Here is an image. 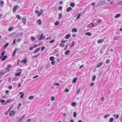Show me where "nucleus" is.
I'll return each instance as SVG.
<instances>
[{
	"instance_id": "obj_1",
	"label": "nucleus",
	"mask_w": 122,
	"mask_h": 122,
	"mask_svg": "<svg viewBox=\"0 0 122 122\" xmlns=\"http://www.w3.org/2000/svg\"><path fill=\"white\" fill-rule=\"evenodd\" d=\"M106 2L105 0L100 1L98 2L97 6H99L102 5L104 4Z\"/></svg>"
},
{
	"instance_id": "obj_2",
	"label": "nucleus",
	"mask_w": 122,
	"mask_h": 122,
	"mask_svg": "<svg viewBox=\"0 0 122 122\" xmlns=\"http://www.w3.org/2000/svg\"><path fill=\"white\" fill-rule=\"evenodd\" d=\"M12 66V65H9L8 64L7 65V68L6 69H4V70H6L8 71H9L10 70L9 69Z\"/></svg>"
},
{
	"instance_id": "obj_3",
	"label": "nucleus",
	"mask_w": 122,
	"mask_h": 122,
	"mask_svg": "<svg viewBox=\"0 0 122 122\" xmlns=\"http://www.w3.org/2000/svg\"><path fill=\"white\" fill-rule=\"evenodd\" d=\"M45 37L43 36V34H42L40 36V37L39 38V40H41L42 39H45Z\"/></svg>"
},
{
	"instance_id": "obj_4",
	"label": "nucleus",
	"mask_w": 122,
	"mask_h": 122,
	"mask_svg": "<svg viewBox=\"0 0 122 122\" xmlns=\"http://www.w3.org/2000/svg\"><path fill=\"white\" fill-rule=\"evenodd\" d=\"M20 49L18 48L17 49V48H15V50L14 51V52L12 56H15V53L16 51L18 50H20Z\"/></svg>"
},
{
	"instance_id": "obj_5",
	"label": "nucleus",
	"mask_w": 122,
	"mask_h": 122,
	"mask_svg": "<svg viewBox=\"0 0 122 122\" xmlns=\"http://www.w3.org/2000/svg\"><path fill=\"white\" fill-rule=\"evenodd\" d=\"M120 38V36H115L113 38L114 40H117Z\"/></svg>"
},
{
	"instance_id": "obj_6",
	"label": "nucleus",
	"mask_w": 122,
	"mask_h": 122,
	"mask_svg": "<svg viewBox=\"0 0 122 122\" xmlns=\"http://www.w3.org/2000/svg\"><path fill=\"white\" fill-rule=\"evenodd\" d=\"M95 26L94 25L93 23H92L89 24L87 26V27H90V28H92Z\"/></svg>"
},
{
	"instance_id": "obj_7",
	"label": "nucleus",
	"mask_w": 122,
	"mask_h": 122,
	"mask_svg": "<svg viewBox=\"0 0 122 122\" xmlns=\"http://www.w3.org/2000/svg\"><path fill=\"white\" fill-rule=\"evenodd\" d=\"M43 10H42L41 9L40 12H39L38 15H37L38 17L40 15H42V14L43 12Z\"/></svg>"
},
{
	"instance_id": "obj_8",
	"label": "nucleus",
	"mask_w": 122,
	"mask_h": 122,
	"mask_svg": "<svg viewBox=\"0 0 122 122\" xmlns=\"http://www.w3.org/2000/svg\"><path fill=\"white\" fill-rule=\"evenodd\" d=\"M26 116L25 115H24L22 116L21 117H20L19 120V122H21L22 120L24 119V118Z\"/></svg>"
},
{
	"instance_id": "obj_9",
	"label": "nucleus",
	"mask_w": 122,
	"mask_h": 122,
	"mask_svg": "<svg viewBox=\"0 0 122 122\" xmlns=\"http://www.w3.org/2000/svg\"><path fill=\"white\" fill-rule=\"evenodd\" d=\"M18 7H19L17 5L15 6L13 8V11L14 12H15Z\"/></svg>"
},
{
	"instance_id": "obj_10",
	"label": "nucleus",
	"mask_w": 122,
	"mask_h": 122,
	"mask_svg": "<svg viewBox=\"0 0 122 122\" xmlns=\"http://www.w3.org/2000/svg\"><path fill=\"white\" fill-rule=\"evenodd\" d=\"M15 112L13 111H11L9 114V115L10 116H12L14 115Z\"/></svg>"
},
{
	"instance_id": "obj_11",
	"label": "nucleus",
	"mask_w": 122,
	"mask_h": 122,
	"mask_svg": "<svg viewBox=\"0 0 122 122\" xmlns=\"http://www.w3.org/2000/svg\"><path fill=\"white\" fill-rule=\"evenodd\" d=\"M104 41V40L103 39L99 40L97 41L98 43H101L103 42Z\"/></svg>"
},
{
	"instance_id": "obj_12",
	"label": "nucleus",
	"mask_w": 122,
	"mask_h": 122,
	"mask_svg": "<svg viewBox=\"0 0 122 122\" xmlns=\"http://www.w3.org/2000/svg\"><path fill=\"white\" fill-rule=\"evenodd\" d=\"M12 99H8V100L7 101H6V102L3 104V105H5V104L8 103H10L11 102H12Z\"/></svg>"
},
{
	"instance_id": "obj_13",
	"label": "nucleus",
	"mask_w": 122,
	"mask_h": 122,
	"mask_svg": "<svg viewBox=\"0 0 122 122\" xmlns=\"http://www.w3.org/2000/svg\"><path fill=\"white\" fill-rule=\"evenodd\" d=\"M27 60L26 59H25L23 60L22 61L21 60L20 62V63L23 62L25 64L27 62Z\"/></svg>"
},
{
	"instance_id": "obj_14",
	"label": "nucleus",
	"mask_w": 122,
	"mask_h": 122,
	"mask_svg": "<svg viewBox=\"0 0 122 122\" xmlns=\"http://www.w3.org/2000/svg\"><path fill=\"white\" fill-rule=\"evenodd\" d=\"M22 22L24 24H25L26 23V19L25 18L23 17L22 19Z\"/></svg>"
},
{
	"instance_id": "obj_15",
	"label": "nucleus",
	"mask_w": 122,
	"mask_h": 122,
	"mask_svg": "<svg viewBox=\"0 0 122 122\" xmlns=\"http://www.w3.org/2000/svg\"><path fill=\"white\" fill-rule=\"evenodd\" d=\"M41 49V48H38L37 49H36V50H35V51H34V53L35 54H36V52L39 51L40 49Z\"/></svg>"
},
{
	"instance_id": "obj_16",
	"label": "nucleus",
	"mask_w": 122,
	"mask_h": 122,
	"mask_svg": "<svg viewBox=\"0 0 122 122\" xmlns=\"http://www.w3.org/2000/svg\"><path fill=\"white\" fill-rule=\"evenodd\" d=\"M21 74V72H19L18 73H16L15 74V75L16 76H20V75Z\"/></svg>"
},
{
	"instance_id": "obj_17",
	"label": "nucleus",
	"mask_w": 122,
	"mask_h": 122,
	"mask_svg": "<svg viewBox=\"0 0 122 122\" xmlns=\"http://www.w3.org/2000/svg\"><path fill=\"white\" fill-rule=\"evenodd\" d=\"M9 43H6L4 46V49H5L8 46Z\"/></svg>"
},
{
	"instance_id": "obj_18",
	"label": "nucleus",
	"mask_w": 122,
	"mask_h": 122,
	"mask_svg": "<svg viewBox=\"0 0 122 122\" xmlns=\"http://www.w3.org/2000/svg\"><path fill=\"white\" fill-rule=\"evenodd\" d=\"M38 23V24L39 25H41L42 23V21L41 20H38L36 21Z\"/></svg>"
},
{
	"instance_id": "obj_19",
	"label": "nucleus",
	"mask_w": 122,
	"mask_h": 122,
	"mask_svg": "<svg viewBox=\"0 0 122 122\" xmlns=\"http://www.w3.org/2000/svg\"><path fill=\"white\" fill-rule=\"evenodd\" d=\"M70 51L69 50H68L66 51L65 52V54L66 55H69L70 53Z\"/></svg>"
},
{
	"instance_id": "obj_20",
	"label": "nucleus",
	"mask_w": 122,
	"mask_h": 122,
	"mask_svg": "<svg viewBox=\"0 0 122 122\" xmlns=\"http://www.w3.org/2000/svg\"><path fill=\"white\" fill-rule=\"evenodd\" d=\"M5 74V72L4 71H1L0 72V77L4 75Z\"/></svg>"
},
{
	"instance_id": "obj_21",
	"label": "nucleus",
	"mask_w": 122,
	"mask_h": 122,
	"mask_svg": "<svg viewBox=\"0 0 122 122\" xmlns=\"http://www.w3.org/2000/svg\"><path fill=\"white\" fill-rule=\"evenodd\" d=\"M77 77L75 78L73 80V83H75L77 81Z\"/></svg>"
},
{
	"instance_id": "obj_22",
	"label": "nucleus",
	"mask_w": 122,
	"mask_h": 122,
	"mask_svg": "<svg viewBox=\"0 0 122 122\" xmlns=\"http://www.w3.org/2000/svg\"><path fill=\"white\" fill-rule=\"evenodd\" d=\"M103 62H100V63H99L98 64V66H96V67H98L101 66Z\"/></svg>"
},
{
	"instance_id": "obj_23",
	"label": "nucleus",
	"mask_w": 122,
	"mask_h": 122,
	"mask_svg": "<svg viewBox=\"0 0 122 122\" xmlns=\"http://www.w3.org/2000/svg\"><path fill=\"white\" fill-rule=\"evenodd\" d=\"M7 57V56H4L2 58V61H4L5 60Z\"/></svg>"
},
{
	"instance_id": "obj_24",
	"label": "nucleus",
	"mask_w": 122,
	"mask_h": 122,
	"mask_svg": "<svg viewBox=\"0 0 122 122\" xmlns=\"http://www.w3.org/2000/svg\"><path fill=\"white\" fill-rule=\"evenodd\" d=\"M77 31V30L76 28H73L72 30V32H76Z\"/></svg>"
},
{
	"instance_id": "obj_25",
	"label": "nucleus",
	"mask_w": 122,
	"mask_h": 122,
	"mask_svg": "<svg viewBox=\"0 0 122 122\" xmlns=\"http://www.w3.org/2000/svg\"><path fill=\"white\" fill-rule=\"evenodd\" d=\"M72 8L70 7H68L66 10V11L67 12H69L72 9Z\"/></svg>"
},
{
	"instance_id": "obj_26",
	"label": "nucleus",
	"mask_w": 122,
	"mask_h": 122,
	"mask_svg": "<svg viewBox=\"0 0 122 122\" xmlns=\"http://www.w3.org/2000/svg\"><path fill=\"white\" fill-rule=\"evenodd\" d=\"M121 15V14H117L115 16V18H117L120 17Z\"/></svg>"
},
{
	"instance_id": "obj_27",
	"label": "nucleus",
	"mask_w": 122,
	"mask_h": 122,
	"mask_svg": "<svg viewBox=\"0 0 122 122\" xmlns=\"http://www.w3.org/2000/svg\"><path fill=\"white\" fill-rule=\"evenodd\" d=\"M75 5V4L74 3L71 2L70 4V5L72 7H74Z\"/></svg>"
},
{
	"instance_id": "obj_28",
	"label": "nucleus",
	"mask_w": 122,
	"mask_h": 122,
	"mask_svg": "<svg viewBox=\"0 0 122 122\" xmlns=\"http://www.w3.org/2000/svg\"><path fill=\"white\" fill-rule=\"evenodd\" d=\"M85 34L86 35H87L89 36H91L92 35L91 33L89 32H88L86 33H85Z\"/></svg>"
},
{
	"instance_id": "obj_29",
	"label": "nucleus",
	"mask_w": 122,
	"mask_h": 122,
	"mask_svg": "<svg viewBox=\"0 0 122 122\" xmlns=\"http://www.w3.org/2000/svg\"><path fill=\"white\" fill-rule=\"evenodd\" d=\"M4 4V2L3 1H1L0 2V5L3 7Z\"/></svg>"
},
{
	"instance_id": "obj_30",
	"label": "nucleus",
	"mask_w": 122,
	"mask_h": 122,
	"mask_svg": "<svg viewBox=\"0 0 122 122\" xmlns=\"http://www.w3.org/2000/svg\"><path fill=\"white\" fill-rule=\"evenodd\" d=\"M70 37V35L69 34L65 36V37L67 39H68Z\"/></svg>"
},
{
	"instance_id": "obj_31",
	"label": "nucleus",
	"mask_w": 122,
	"mask_h": 122,
	"mask_svg": "<svg viewBox=\"0 0 122 122\" xmlns=\"http://www.w3.org/2000/svg\"><path fill=\"white\" fill-rule=\"evenodd\" d=\"M71 104L72 106L74 107L76 105V103L75 102H73Z\"/></svg>"
},
{
	"instance_id": "obj_32",
	"label": "nucleus",
	"mask_w": 122,
	"mask_h": 122,
	"mask_svg": "<svg viewBox=\"0 0 122 122\" xmlns=\"http://www.w3.org/2000/svg\"><path fill=\"white\" fill-rule=\"evenodd\" d=\"M60 23V22L59 21H57L55 23V25L56 26L58 25Z\"/></svg>"
},
{
	"instance_id": "obj_33",
	"label": "nucleus",
	"mask_w": 122,
	"mask_h": 122,
	"mask_svg": "<svg viewBox=\"0 0 122 122\" xmlns=\"http://www.w3.org/2000/svg\"><path fill=\"white\" fill-rule=\"evenodd\" d=\"M54 59V57L53 56H51L50 58V60L51 61H53Z\"/></svg>"
},
{
	"instance_id": "obj_34",
	"label": "nucleus",
	"mask_w": 122,
	"mask_h": 122,
	"mask_svg": "<svg viewBox=\"0 0 122 122\" xmlns=\"http://www.w3.org/2000/svg\"><path fill=\"white\" fill-rule=\"evenodd\" d=\"M34 98V97L33 96H30L29 97V99L30 100H32Z\"/></svg>"
},
{
	"instance_id": "obj_35",
	"label": "nucleus",
	"mask_w": 122,
	"mask_h": 122,
	"mask_svg": "<svg viewBox=\"0 0 122 122\" xmlns=\"http://www.w3.org/2000/svg\"><path fill=\"white\" fill-rule=\"evenodd\" d=\"M13 80L14 81H16L18 80V78L17 77H15L13 78Z\"/></svg>"
},
{
	"instance_id": "obj_36",
	"label": "nucleus",
	"mask_w": 122,
	"mask_h": 122,
	"mask_svg": "<svg viewBox=\"0 0 122 122\" xmlns=\"http://www.w3.org/2000/svg\"><path fill=\"white\" fill-rule=\"evenodd\" d=\"M14 27L13 26H11L8 29V30L9 31H11L13 29Z\"/></svg>"
},
{
	"instance_id": "obj_37",
	"label": "nucleus",
	"mask_w": 122,
	"mask_h": 122,
	"mask_svg": "<svg viewBox=\"0 0 122 122\" xmlns=\"http://www.w3.org/2000/svg\"><path fill=\"white\" fill-rule=\"evenodd\" d=\"M60 46H61L62 47H64L65 46V44L63 43H61L59 45Z\"/></svg>"
},
{
	"instance_id": "obj_38",
	"label": "nucleus",
	"mask_w": 122,
	"mask_h": 122,
	"mask_svg": "<svg viewBox=\"0 0 122 122\" xmlns=\"http://www.w3.org/2000/svg\"><path fill=\"white\" fill-rule=\"evenodd\" d=\"M113 120V117H111L110 118L109 121V122H112Z\"/></svg>"
},
{
	"instance_id": "obj_39",
	"label": "nucleus",
	"mask_w": 122,
	"mask_h": 122,
	"mask_svg": "<svg viewBox=\"0 0 122 122\" xmlns=\"http://www.w3.org/2000/svg\"><path fill=\"white\" fill-rule=\"evenodd\" d=\"M96 76L95 75L94 76H93V77H92V81H94L95 80V79L96 78Z\"/></svg>"
},
{
	"instance_id": "obj_40",
	"label": "nucleus",
	"mask_w": 122,
	"mask_h": 122,
	"mask_svg": "<svg viewBox=\"0 0 122 122\" xmlns=\"http://www.w3.org/2000/svg\"><path fill=\"white\" fill-rule=\"evenodd\" d=\"M16 17L18 19L20 20L21 19V17L19 15H18L16 16Z\"/></svg>"
},
{
	"instance_id": "obj_41",
	"label": "nucleus",
	"mask_w": 122,
	"mask_h": 122,
	"mask_svg": "<svg viewBox=\"0 0 122 122\" xmlns=\"http://www.w3.org/2000/svg\"><path fill=\"white\" fill-rule=\"evenodd\" d=\"M62 14H60L59 15V17L58 18V19H60L62 17Z\"/></svg>"
},
{
	"instance_id": "obj_42",
	"label": "nucleus",
	"mask_w": 122,
	"mask_h": 122,
	"mask_svg": "<svg viewBox=\"0 0 122 122\" xmlns=\"http://www.w3.org/2000/svg\"><path fill=\"white\" fill-rule=\"evenodd\" d=\"M0 102L1 103H3L5 102V101L4 100L2 99L0 100Z\"/></svg>"
},
{
	"instance_id": "obj_43",
	"label": "nucleus",
	"mask_w": 122,
	"mask_h": 122,
	"mask_svg": "<svg viewBox=\"0 0 122 122\" xmlns=\"http://www.w3.org/2000/svg\"><path fill=\"white\" fill-rule=\"evenodd\" d=\"M77 115V113L76 112H75L73 113V117H76Z\"/></svg>"
},
{
	"instance_id": "obj_44",
	"label": "nucleus",
	"mask_w": 122,
	"mask_h": 122,
	"mask_svg": "<svg viewBox=\"0 0 122 122\" xmlns=\"http://www.w3.org/2000/svg\"><path fill=\"white\" fill-rule=\"evenodd\" d=\"M40 53H39L38 54H36V56H33L32 57V58H33L34 57H35V58H36L38 56H39V55H40Z\"/></svg>"
},
{
	"instance_id": "obj_45",
	"label": "nucleus",
	"mask_w": 122,
	"mask_h": 122,
	"mask_svg": "<svg viewBox=\"0 0 122 122\" xmlns=\"http://www.w3.org/2000/svg\"><path fill=\"white\" fill-rule=\"evenodd\" d=\"M102 20H101V19H99L98 20L96 21V22L97 23H100L102 21Z\"/></svg>"
},
{
	"instance_id": "obj_46",
	"label": "nucleus",
	"mask_w": 122,
	"mask_h": 122,
	"mask_svg": "<svg viewBox=\"0 0 122 122\" xmlns=\"http://www.w3.org/2000/svg\"><path fill=\"white\" fill-rule=\"evenodd\" d=\"M110 116V114H107L104 117V118H105V119H106L107 118V117H109Z\"/></svg>"
},
{
	"instance_id": "obj_47",
	"label": "nucleus",
	"mask_w": 122,
	"mask_h": 122,
	"mask_svg": "<svg viewBox=\"0 0 122 122\" xmlns=\"http://www.w3.org/2000/svg\"><path fill=\"white\" fill-rule=\"evenodd\" d=\"M117 4L120 5H122V1H120L117 2Z\"/></svg>"
},
{
	"instance_id": "obj_48",
	"label": "nucleus",
	"mask_w": 122,
	"mask_h": 122,
	"mask_svg": "<svg viewBox=\"0 0 122 122\" xmlns=\"http://www.w3.org/2000/svg\"><path fill=\"white\" fill-rule=\"evenodd\" d=\"M81 14H79V15L76 18V19L77 20L81 16Z\"/></svg>"
},
{
	"instance_id": "obj_49",
	"label": "nucleus",
	"mask_w": 122,
	"mask_h": 122,
	"mask_svg": "<svg viewBox=\"0 0 122 122\" xmlns=\"http://www.w3.org/2000/svg\"><path fill=\"white\" fill-rule=\"evenodd\" d=\"M52 38L51 37V36H49L48 37L46 38V40H47L48 39L50 40Z\"/></svg>"
},
{
	"instance_id": "obj_50",
	"label": "nucleus",
	"mask_w": 122,
	"mask_h": 122,
	"mask_svg": "<svg viewBox=\"0 0 122 122\" xmlns=\"http://www.w3.org/2000/svg\"><path fill=\"white\" fill-rule=\"evenodd\" d=\"M51 100L52 101H53L55 99V97H52L51 99Z\"/></svg>"
},
{
	"instance_id": "obj_51",
	"label": "nucleus",
	"mask_w": 122,
	"mask_h": 122,
	"mask_svg": "<svg viewBox=\"0 0 122 122\" xmlns=\"http://www.w3.org/2000/svg\"><path fill=\"white\" fill-rule=\"evenodd\" d=\"M62 7L61 6H60L58 8V9L59 10H62Z\"/></svg>"
},
{
	"instance_id": "obj_52",
	"label": "nucleus",
	"mask_w": 122,
	"mask_h": 122,
	"mask_svg": "<svg viewBox=\"0 0 122 122\" xmlns=\"http://www.w3.org/2000/svg\"><path fill=\"white\" fill-rule=\"evenodd\" d=\"M80 88H79L78 90L76 92V93L78 94H79V93L80 91Z\"/></svg>"
},
{
	"instance_id": "obj_53",
	"label": "nucleus",
	"mask_w": 122,
	"mask_h": 122,
	"mask_svg": "<svg viewBox=\"0 0 122 122\" xmlns=\"http://www.w3.org/2000/svg\"><path fill=\"white\" fill-rule=\"evenodd\" d=\"M55 61H52L51 63V64L52 65H53L55 64Z\"/></svg>"
},
{
	"instance_id": "obj_54",
	"label": "nucleus",
	"mask_w": 122,
	"mask_h": 122,
	"mask_svg": "<svg viewBox=\"0 0 122 122\" xmlns=\"http://www.w3.org/2000/svg\"><path fill=\"white\" fill-rule=\"evenodd\" d=\"M110 62V60L109 59H107L106 61V64H108Z\"/></svg>"
},
{
	"instance_id": "obj_55",
	"label": "nucleus",
	"mask_w": 122,
	"mask_h": 122,
	"mask_svg": "<svg viewBox=\"0 0 122 122\" xmlns=\"http://www.w3.org/2000/svg\"><path fill=\"white\" fill-rule=\"evenodd\" d=\"M35 38L34 37H31V40L32 41H34L35 40Z\"/></svg>"
},
{
	"instance_id": "obj_56",
	"label": "nucleus",
	"mask_w": 122,
	"mask_h": 122,
	"mask_svg": "<svg viewBox=\"0 0 122 122\" xmlns=\"http://www.w3.org/2000/svg\"><path fill=\"white\" fill-rule=\"evenodd\" d=\"M5 53V51H3L0 54H1V56H4V54Z\"/></svg>"
},
{
	"instance_id": "obj_57",
	"label": "nucleus",
	"mask_w": 122,
	"mask_h": 122,
	"mask_svg": "<svg viewBox=\"0 0 122 122\" xmlns=\"http://www.w3.org/2000/svg\"><path fill=\"white\" fill-rule=\"evenodd\" d=\"M41 44H40L39 45H36V44L35 45H34L33 46V47L34 48H35L37 46H39V45H41Z\"/></svg>"
},
{
	"instance_id": "obj_58",
	"label": "nucleus",
	"mask_w": 122,
	"mask_h": 122,
	"mask_svg": "<svg viewBox=\"0 0 122 122\" xmlns=\"http://www.w3.org/2000/svg\"><path fill=\"white\" fill-rule=\"evenodd\" d=\"M55 41V40L54 39L52 40L50 42V43H52L53 42H54Z\"/></svg>"
},
{
	"instance_id": "obj_59",
	"label": "nucleus",
	"mask_w": 122,
	"mask_h": 122,
	"mask_svg": "<svg viewBox=\"0 0 122 122\" xmlns=\"http://www.w3.org/2000/svg\"><path fill=\"white\" fill-rule=\"evenodd\" d=\"M67 41V40L66 41L65 40H61V43H65Z\"/></svg>"
},
{
	"instance_id": "obj_60",
	"label": "nucleus",
	"mask_w": 122,
	"mask_h": 122,
	"mask_svg": "<svg viewBox=\"0 0 122 122\" xmlns=\"http://www.w3.org/2000/svg\"><path fill=\"white\" fill-rule=\"evenodd\" d=\"M72 45L70 47L71 48L72 47H73L74 45V44H75L74 41H73L72 42Z\"/></svg>"
},
{
	"instance_id": "obj_61",
	"label": "nucleus",
	"mask_w": 122,
	"mask_h": 122,
	"mask_svg": "<svg viewBox=\"0 0 122 122\" xmlns=\"http://www.w3.org/2000/svg\"><path fill=\"white\" fill-rule=\"evenodd\" d=\"M69 89H68L66 88L65 90V92H68L69 91Z\"/></svg>"
},
{
	"instance_id": "obj_62",
	"label": "nucleus",
	"mask_w": 122,
	"mask_h": 122,
	"mask_svg": "<svg viewBox=\"0 0 122 122\" xmlns=\"http://www.w3.org/2000/svg\"><path fill=\"white\" fill-rule=\"evenodd\" d=\"M55 85L56 86H59L60 85V84L59 83H57L55 84Z\"/></svg>"
},
{
	"instance_id": "obj_63",
	"label": "nucleus",
	"mask_w": 122,
	"mask_h": 122,
	"mask_svg": "<svg viewBox=\"0 0 122 122\" xmlns=\"http://www.w3.org/2000/svg\"><path fill=\"white\" fill-rule=\"evenodd\" d=\"M22 51H17V53L18 54H20L22 53Z\"/></svg>"
},
{
	"instance_id": "obj_64",
	"label": "nucleus",
	"mask_w": 122,
	"mask_h": 122,
	"mask_svg": "<svg viewBox=\"0 0 122 122\" xmlns=\"http://www.w3.org/2000/svg\"><path fill=\"white\" fill-rule=\"evenodd\" d=\"M16 42V39H14L13 41V44H15Z\"/></svg>"
}]
</instances>
